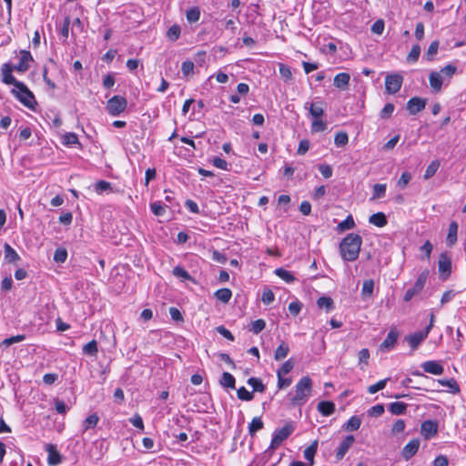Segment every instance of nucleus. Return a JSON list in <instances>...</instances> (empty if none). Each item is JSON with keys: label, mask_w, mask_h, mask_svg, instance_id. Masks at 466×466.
Returning a JSON list of instances; mask_svg holds the SVG:
<instances>
[{"label": "nucleus", "mask_w": 466, "mask_h": 466, "mask_svg": "<svg viewBox=\"0 0 466 466\" xmlns=\"http://www.w3.org/2000/svg\"><path fill=\"white\" fill-rule=\"evenodd\" d=\"M362 238L359 234L350 233L339 244V253L343 260L355 261L360 255Z\"/></svg>", "instance_id": "nucleus-1"}, {"label": "nucleus", "mask_w": 466, "mask_h": 466, "mask_svg": "<svg viewBox=\"0 0 466 466\" xmlns=\"http://www.w3.org/2000/svg\"><path fill=\"white\" fill-rule=\"evenodd\" d=\"M312 391V380L309 376L301 378L295 386V393L290 398L293 405H303Z\"/></svg>", "instance_id": "nucleus-2"}, {"label": "nucleus", "mask_w": 466, "mask_h": 466, "mask_svg": "<svg viewBox=\"0 0 466 466\" xmlns=\"http://www.w3.org/2000/svg\"><path fill=\"white\" fill-rule=\"evenodd\" d=\"M12 94L26 107L35 110L36 101L34 94L23 83H16V87L12 89Z\"/></svg>", "instance_id": "nucleus-3"}, {"label": "nucleus", "mask_w": 466, "mask_h": 466, "mask_svg": "<svg viewBox=\"0 0 466 466\" xmlns=\"http://www.w3.org/2000/svg\"><path fill=\"white\" fill-rule=\"evenodd\" d=\"M294 422L289 420L287 421L284 426L280 429L274 431L272 434V440L269 445V449L274 450L278 448L285 440H287L294 431Z\"/></svg>", "instance_id": "nucleus-4"}, {"label": "nucleus", "mask_w": 466, "mask_h": 466, "mask_svg": "<svg viewBox=\"0 0 466 466\" xmlns=\"http://www.w3.org/2000/svg\"><path fill=\"white\" fill-rule=\"evenodd\" d=\"M127 101L124 96H114L106 103V111L110 116H116L126 110Z\"/></svg>", "instance_id": "nucleus-5"}, {"label": "nucleus", "mask_w": 466, "mask_h": 466, "mask_svg": "<svg viewBox=\"0 0 466 466\" xmlns=\"http://www.w3.org/2000/svg\"><path fill=\"white\" fill-rule=\"evenodd\" d=\"M428 275H429V272L427 270L422 271L419 275L414 285L406 290L404 298H403L404 301L408 302V301L411 300L414 296L419 294L423 289L426 280L428 279Z\"/></svg>", "instance_id": "nucleus-6"}, {"label": "nucleus", "mask_w": 466, "mask_h": 466, "mask_svg": "<svg viewBox=\"0 0 466 466\" xmlns=\"http://www.w3.org/2000/svg\"><path fill=\"white\" fill-rule=\"evenodd\" d=\"M403 77L399 74L388 75L385 78V90L387 94L393 95L401 88Z\"/></svg>", "instance_id": "nucleus-7"}, {"label": "nucleus", "mask_w": 466, "mask_h": 466, "mask_svg": "<svg viewBox=\"0 0 466 466\" xmlns=\"http://www.w3.org/2000/svg\"><path fill=\"white\" fill-rule=\"evenodd\" d=\"M430 333V328H425L424 330L417 331L413 334H410L406 337V340L410 346L411 350H415L419 345L427 339Z\"/></svg>", "instance_id": "nucleus-8"}, {"label": "nucleus", "mask_w": 466, "mask_h": 466, "mask_svg": "<svg viewBox=\"0 0 466 466\" xmlns=\"http://www.w3.org/2000/svg\"><path fill=\"white\" fill-rule=\"evenodd\" d=\"M399 335V331L396 329H391L386 339L380 345V350L381 351H390L393 350L398 341Z\"/></svg>", "instance_id": "nucleus-9"}, {"label": "nucleus", "mask_w": 466, "mask_h": 466, "mask_svg": "<svg viewBox=\"0 0 466 466\" xmlns=\"http://www.w3.org/2000/svg\"><path fill=\"white\" fill-rule=\"evenodd\" d=\"M438 432V423L435 420H424L420 426V433L425 440H430Z\"/></svg>", "instance_id": "nucleus-10"}, {"label": "nucleus", "mask_w": 466, "mask_h": 466, "mask_svg": "<svg viewBox=\"0 0 466 466\" xmlns=\"http://www.w3.org/2000/svg\"><path fill=\"white\" fill-rule=\"evenodd\" d=\"M33 61V56L29 51H20L19 63L15 66L14 69L19 72H25L30 67L29 63Z\"/></svg>", "instance_id": "nucleus-11"}, {"label": "nucleus", "mask_w": 466, "mask_h": 466, "mask_svg": "<svg viewBox=\"0 0 466 466\" xmlns=\"http://www.w3.org/2000/svg\"><path fill=\"white\" fill-rule=\"evenodd\" d=\"M439 271L441 275L446 277L451 273V259L447 253H441L438 261Z\"/></svg>", "instance_id": "nucleus-12"}, {"label": "nucleus", "mask_w": 466, "mask_h": 466, "mask_svg": "<svg viewBox=\"0 0 466 466\" xmlns=\"http://www.w3.org/2000/svg\"><path fill=\"white\" fill-rule=\"evenodd\" d=\"M420 440L419 439H413L410 441H409L402 449L401 455L402 457L408 461L410 458H412L418 451L420 448Z\"/></svg>", "instance_id": "nucleus-13"}, {"label": "nucleus", "mask_w": 466, "mask_h": 466, "mask_svg": "<svg viewBox=\"0 0 466 466\" xmlns=\"http://www.w3.org/2000/svg\"><path fill=\"white\" fill-rule=\"evenodd\" d=\"M323 104L324 102L319 99L313 103L307 102L304 108L309 110V115L313 118H319L324 115Z\"/></svg>", "instance_id": "nucleus-14"}, {"label": "nucleus", "mask_w": 466, "mask_h": 466, "mask_svg": "<svg viewBox=\"0 0 466 466\" xmlns=\"http://www.w3.org/2000/svg\"><path fill=\"white\" fill-rule=\"evenodd\" d=\"M355 438L353 435H348L339 444L336 451V459L338 461L342 460L350 448L354 443Z\"/></svg>", "instance_id": "nucleus-15"}, {"label": "nucleus", "mask_w": 466, "mask_h": 466, "mask_svg": "<svg viewBox=\"0 0 466 466\" xmlns=\"http://www.w3.org/2000/svg\"><path fill=\"white\" fill-rule=\"evenodd\" d=\"M426 99L414 96L411 97L407 103V109L411 115H415L425 108Z\"/></svg>", "instance_id": "nucleus-16"}, {"label": "nucleus", "mask_w": 466, "mask_h": 466, "mask_svg": "<svg viewBox=\"0 0 466 466\" xmlns=\"http://www.w3.org/2000/svg\"><path fill=\"white\" fill-rule=\"evenodd\" d=\"M421 368L424 372L433 375H441L444 372L443 366L436 360L425 361L421 364Z\"/></svg>", "instance_id": "nucleus-17"}, {"label": "nucleus", "mask_w": 466, "mask_h": 466, "mask_svg": "<svg viewBox=\"0 0 466 466\" xmlns=\"http://www.w3.org/2000/svg\"><path fill=\"white\" fill-rule=\"evenodd\" d=\"M13 68L9 64H4L1 69L2 81L7 85H14L16 87V83H21L16 80L12 75Z\"/></svg>", "instance_id": "nucleus-18"}, {"label": "nucleus", "mask_w": 466, "mask_h": 466, "mask_svg": "<svg viewBox=\"0 0 466 466\" xmlns=\"http://www.w3.org/2000/svg\"><path fill=\"white\" fill-rule=\"evenodd\" d=\"M4 255L5 261L7 263H16L21 259L18 253L8 243L4 245Z\"/></svg>", "instance_id": "nucleus-19"}, {"label": "nucleus", "mask_w": 466, "mask_h": 466, "mask_svg": "<svg viewBox=\"0 0 466 466\" xmlns=\"http://www.w3.org/2000/svg\"><path fill=\"white\" fill-rule=\"evenodd\" d=\"M350 80V76L348 73L337 74L334 77V86L341 90L347 89Z\"/></svg>", "instance_id": "nucleus-20"}, {"label": "nucleus", "mask_w": 466, "mask_h": 466, "mask_svg": "<svg viewBox=\"0 0 466 466\" xmlns=\"http://www.w3.org/2000/svg\"><path fill=\"white\" fill-rule=\"evenodd\" d=\"M317 409L323 416H330L335 411V404L332 401L322 400L319 402Z\"/></svg>", "instance_id": "nucleus-21"}, {"label": "nucleus", "mask_w": 466, "mask_h": 466, "mask_svg": "<svg viewBox=\"0 0 466 466\" xmlns=\"http://www.w3.org/2000/svg\"><path fill=\"white\" fill-rule=\"evenodd\" d=\"M458 224L452 221L449 226V231L446 238L447 245L451 247L457 241Z\"/></svg>", "instance_id": "nucleus-22"}, {"label": "nucleus", "mask_w": 466, "mask_h": 466, "mask_svg": "<svg viewBox=\"0 0 466 466\" xmlns=\"http://www.w3.org/2000/svg\"><path fill=\"white\" fill-rule=\"evenodd\" d=\"M430 85L434 89V91L439 92L441 89L442 86V76L439 72H431L430 74Z\"/></svg>", "instance_id": "nucleus-23"}, {"label": "nucleus", "mask_w": 466, "mask_h": 466, "mask_svg": "<svg viewBox=\"0 0 466 466\" xmlns=\"http://www.w3.org/2000/svg\"><path fill=\"white\" fill-rule=\"evenodd\" d=\"M369 222L379 228L385 227L388 223L387 218L382 212H378L371 215L369 218Z\"/></svg>", "instance_id": "nucleus-24"}, {"label": "nucleus", "mask_w": 466, "mask_h": 466, "mask_svg": "<svg viewBox=\"0 0 466 466\" xmlns=\"http://www.w3.org/2000/svg\"><path fill=\"white\" fill-rule=\"evenodd\" d=\"M82 352L85 355L96 357L98 353V346L96 339H92L83 346Z\"/></svg>", "instance_id": "nucleus-25"}, {"label": "nucleus", "mask_w": 466, "mask_h": 466, "mask_svg": "<svg viewBox=\"0 0 466 466\" xmlns=\"http://www.w3.org/2000/svg\"><path fill=\"white\" fill-rule=\"evenodd\" d=\"M289 352V345L285 341H282L275 350L274 359L276 360H281L288 356Z\"/></svg>", "instance_id": "nucleus-26"}, {"label": "nucleus", "mask_w": 466, "mask_h": 466, "mask_svg": "<svg viewBox=\"0 0 466 466\" xmlns=\"http://www.w3.org/2000/svg\"><path fill=\"white\" fill-rule=\"evenodd\" d=\"M374 291V281L373 279H366L363 282L361 289V296L363 299H370L372 297Z\"/></svg>", "instance_id": "nucleus-27"}, {"label": "nucleus", "mask_w": 466, "mask_h": 466, "mask_svg": "<svg viewBox=\"0 0 466 466\" xmlns=\"http://www.w3.org/2000/svg\"><path fill=\"white\" fill-rule=\"evenodd\" d=\"M318 441H315L311 445L304 450L303 455L306 461H309L310 465L314 463V456L317 452Z\"/></svg>", "instance_id": "nucleus-28"}, {"label": "nucleus", "mask_w": 466, "mask_h": 466, "mask_svg": "<svg viewBox=\"0 0 466 466\" xmlns=\"http://www.w3.org/2000/svg\"><path fill=\"white\" fill-rule=\"evenodd\" d=\"M219 383L224 388L235 389L236 380H235V378H234V376L232 374H230L229 372L225 371V372L222 373V376H221V379L219 380Z\"/></svg>", "instance_id": "nucleus-29"}, {"label": "nucleus", "mask_w": 466, "mask_h": 466, "mask_svg": "<svg viewBox=\"0 0 466 466\" xmlns=\"http://www.w3.org/2000/svg\"><path fill=\"white\" fill-rule=\"evenodd\" d=\"M48 451V463L50 465H57L61 462V455L60 453L55 449L53 445H48L47 447Z\"/></svg>", "instance_id": "nucleus-30"}, {"label": "nucleus", "mask_w": 466, "mask_h": 466, "mask_svg": "<svg viewBox=\"0 0 466 466\" xmlns=\"http://www.w3.org/2000/svg\"><path fill=\"white\" fill-rule=\"evenodd\" d=\"M317 305L319 309H325L327 312L332 310L334 308V302L330 297H320L317 300Z\"/></svg>", "instance_id": "nucleus-31"}, {"label": "nucleus", "mask_w": 466, "mask_h": 466, "mask_svg": "<svg viewBox=\"0 0 466 466\" xmlns=\"http://www.w3.org/2000/svg\"><path fill=\"white\" fill-rule=\"evenodd\" d=\"M264 423L260 417H255L252 419L251 422L248 425V433L251 436H254L258 431L263 429Z\"/></svg>", "instance_id": "nucleus-32"}, {"label": "nucleus", "mask_w": 466, "mask_h": 466, "mask_svg": "<svg viewBox=\"0 0 466 466\" xmlns=\"http://www.w3.org/2000/svg\"><path fill=\"white\" fill-rule=\"evenodd\" d=\"M389 410L394 415H401L405 413L407 404L400 401L392 402L390 404Z\"/></svg>", "instance_id": "nucleus-33"}, {"label": "nucleus", "mask_w": 466, "mask_h": 466, "mask_svg": "<svg viewBox=\"0 0 466 466\" xmlns=\"http://www.w3.org/2000/svg\"><path fill=\"white\" fill-rule=\"evenodd\" d=\"M215 297L221 302L223 303H228L231 297H232V292L229 289H227V288H223V289H218L216 292H215Z\"/></svg>", "instance_id": "nucleus-34"}, {"label": "nucleus", "mask_w": 466, "mask_h": 466, "mask_svg": "<svg viewBox=\"0 0 466 466\" xmlns=\"http://www.w3.org/2000/svg\"><path fill=\"white\" fill-rule=\"evenodd\" d=\"M275 274L287 283H291L295 280L293 274L283 268H277Z\"/></svg>", "instance_id": "nucleus-35"}, {"label": "nucleus", "mask_w": 466, "mask_h": 466, "mask_svg": "<svg viewBox=\"0 0 466 466\" xmlns=\"http://www.w3.org/2000/svg\"><path fill=\"white\" fill-rule=\"evenodd\" d=\"M440 165L441 164H440L439 160L431 161L426 168V171L423 176L424 179H430L431 177H432L436 174L437 170L439 169Z\"/></svg>", "instance_id": "nucleus-36"}, {"label": "nucleus", "mask_w": 466, "mask_h": 466, "mask_svg": "<svg viewBox=\"0 0 466 466\" xmlns=\"http://www.w3.org/2000/svg\"><path fill=\"white\" fill-rule=\"evenodd\" d=\"M98 421L99 418L96 413L89 415L83 422L84 431L95 428Z\"/></svg>", "instance_id": "nucleus-37"}, {"label": "nucleus", "mask_w": 466, "mask_h": 466, "mask_svg": "<svg viewBox=\"0 0 466 466\" xmlns=\"http://www.w3.org/2000/svg\"><path fill=\"white\" fill-rule=\"evenodd\" d=\"M248 384L253 388L254 391L264 392L266 390L265 385L258 378L251 377L248 380Z\"/></svg>", "instance_id": "nucleus-38"}, {"label": "nucleus", "mask_w": 466, "mask_h": 466, "mask_svg": "<svg viewBox=\"0 0 466 466\" xmlns=\"http://www.w3.org/2000/svg\"><path fill=\"white\" fill-rule=\"evenodd\" d=\"M438 382L442 386L448 387L450 389L451 392H452V393H458L460 391V387L454 379H450V380L442 379V380H439Z\"/></svg>", "instance_id": "nucleus-39"}, {"label": "nucleus", "mask_w": 466, "mask_h": 466, "mask_svg": "<svg viewBox=\"0 0 466 466\" xmlns=\"http://www.w3.org/2000/svg\"><path fill=\"white\" fill-rule=\"evenodd\" d=\"M360 424H361L360 418L358 416H352L347 421V423L345 425V430L350 431H357L360 429Z\"/></svg>", "instance_id": "nucleus-40"}, {"label": "nucleus", "mask_w": 466, "mask_h": 466, "mask_svg": "<svg viewBox=\"0 0 466 466\" xmlns=\"http://www.w3.org/2000/svg\"><path fill=\"white\" fill-rule=\"evenodd\" d=\"M181 34V28L178 25H173L170 26L167 32V37L170 41H176L179 38Z\"/></svg>", "instance_id": "nucleus-41"}, {"label": "nucleus", "mask_w": 466, "mask_h": 466, "mask_svg": "<svg viewBox=\"0 0 466 466\" xmlns=\"http://www.w3.org/2000/svg\"><path fill=\"white\" fill-rule=\"evenodd\" d=\"M187 20L189 23L198 22L200 18V10L198 7H192L188 9L186 13Z\"/></svg>", "instance_id": "nucleus-42"}, {"label": "nucleus", "mask_w": 466, "mask_h": 466, "mask_svg": "<svg viewBox=\"0 0 466 466\" xmlns=\"http://www.w3.org/2000/svg\"><path fill=\"white\" fill-rule=\"evenodd\" d=\"M355 222L351 215L348 216L344 220L339 223L338 229L339 231H345L354 228Z\"/></svg>", "instance_id": "nucleus-43"}, {"label": "nucleus", "mask_w": 466, "mask_h": 466, "mask_svg": "<svg viewBox=\"0 0 466 466\" xmlns=\"http://www.w3.org/2000/svg\"><path fill=\"white\" fill-rule=\"evenodd\" d=\"M439 45H440V43L438 40H435L431 43V45L429 46L428 50L426 52V55H425L427 60H429V61L433 60L435 55L438 53Z\"/></svg>", "instance_id": "nucleus-44"}, {"label": "nucleus", "mask_w": 466, "mask_h": 466, "mask_svg": "<svg viewBox=\"0 0 466 466\" xmlns=\"http://www.w3.org/2000/svg\"><path fill=\"white\" fill-rule=\"evenodd\" d=\"M25 339V336L24 334H21V335H16V336H12L10 338H6L1 343H0V346L1 347H9L15 343H18V342H21L23 340Z\"/></svg>", "instance_id": "nucleus-45"}, {"label": "nucleus", "mask_w": 466, "mask_h": 466, "mask_svg": "<svg viewBox=\"0 0 466 466\" xmlns=\"http://www.w3.org/2000/svg\"><path fill=\"white\" fill-rule=\"evenodd\" d=\"M293 367H294V363L291 360H286L282 364V366L278 370L277 376L280 377V376H284V375L289 373L292 370Z\"/></svg>", "instance_id": "nucleus-46"}, {"label": "nucleus", "mask_w": 466, "mask_h": 466, "mask_svg": "<svg viewBox=\"0 0 466 466\" xmlns=\"http://www.w3.org/2000/svg\"><path fill=\"white\" fill-rule=\"evenodd\" d=\"M173 275L177 278H180L183 280H191L190 274L182 267L177 266L173 268Z\"/></svg>", "instance_id": "nucleus-47"}, {"label": "nucleus", "mask_w": 466, "mask_h": 466, "mask_svg": "<svg viewBox=\"0 0 466 466\" xmlns=\"http://www.w3.org/2000/svg\"><path fill=\"white\" fill-rule=\"evenodd\" d=\"M349 142V136L346 132H338L334 138V143L337 147H344Z\"/></svg>", "instance_id": "nucleus-48"}, {"label": "nucleus", "mask_w": 466, "mask_h": 466, "mask_svg": "<svg viewBox=\"0 0 466 466\" xmlns=\"http://www.w3.org/2000/svg\"><path fill=\"white\" fill-rule=\"evenodd\" d=\"M390 380V378H386L384 380H379L377 383L369 386L368 392L370 394H374L378 392L379 390H383L386 387V384Z\"/></svg>", "instance_id": "nucleus-49"}, {"label": "nucleus", "mask_w": 466, "mask_h": 466, "mask_svg": "<svg viewBox=\"0 0 466 466\" xmlns=\"http://www.w3.org/2000/svg\"><path fill=\"white\" fill-rule=\"evenodd\" d=\"M150 209L155 216L161 217L165 213L166 207L160 201H155L150 204Z\"/></svg>", "instance_id": "nucleus-50"}, {"label": "nucleus", "mask_w": 466, "mask_h": 466, "mask_svg": "<svg viewBox=\"0 0 466 466\" xmlns=\"http://www.w3.org/2000/svg\"><path fill=\"white\" fill-rule=\"evenodd\" d=\"M327 128V123L319 118H314L311 123L312 132H321Z\"/></svg>", "instance_id": "nucleus-51"}, {"label": "nucleus", "mask_w": 466, "mask_h": 466, "mask_svg": "<svg viewBox=\"0 0 466 466\" xmlns=\"http://www.w3.org/2000/svg\"><path fill=\"white\" fill-rule=\"evenodd\" d=\"M238 398L241 400L250 401L254 395L253 392L248 391L245 387H240L237 391Z\"/></svg>", "instance_id": "nucleus-52"}, {"label": "nucleus", "mask_w": 466, "mask_h": 466, "mask_svg": "<svg viewBox=\"0 0 466 466\" xmlns=\"http://www.w3.org/2000/svg\"><path fill=\"white\" fill-rule=\"evenodd\" d=\"M67 258V251L66 248H58L54 254V260L58 263H64Z\"/></svg>", "instance_id": "nucleus-53"}, {"label": "nucleus", "mask_w": 466, "mask_h": 466, "mask_svg": "<svg viewBox=\"0 0 466 466\" xmlns=\"http://www.w3.org/2000/svg\"><path fill=\"white\" fill-rule=\"evenodd\" d=\"M420 55V46L419 45H414L409 55L407 56V61L408 62H416Z\"/></svg>", "instance_id": "nucleus-54"}, {"label": "nucleus", "mask_w": 466, "mask_h": 466, "mask_svg": "<svg viewBox=\"0 0 466 466\" xmlns=\"http://www.w3.org/2000/svg\"><path fill=\"white\" fill-rule=\"evenodd\" d=\"M78 143H79L78 137H77L76 134H75V133L68 132V133H66L63 137V144L66 146H72V145L78 144Z\"/></svg>", "instance_id": "nucleus-55"}, {"label": "nucleus", "mask_w": 466, "mask_h": 466, "mask_svg": "<svg viewBox=\"0 0 466 466\" xmlns=\"http://www.w3.org/2000/svg\"><path fill=\"white\" fill-rule=\"evenodd\" d=\"M265 327H266L265 320L262 319H258L251 323L250 330L254 334H258L265 329Z\"/></svg>", "instance_id": "nucleus-56"}, {"label": "nucleus", "mask_w": 466, "mask_h": 466, "mask_svg": "<svg viewBox=\"0 0 466 466\" xmlns=\"http://www.w3.org/2000/svg\"><path fill=\"white\" fill-rule=\"evenodd\" d=\"M275 299V295L273 291L270 289H264L261 296V300L264 304L269 305L271 304Z\"/></svg>", "instance_id": "nucleus-57"}, {"label": "nucleus", "mask_w": 466, "mask_h": 466, "mask_svg": "<svg viewBox=\"0 0 466 466\" xmlns=\"http://www.w3.org/2000/svg\"><path fill=\"white\" fill-rule=\"evenodd\" d=\"M386 185L385 184H375L373 186V198H381L385 196Z\"/></svg>", "instance_id": "nucleus-58"}, {"label": "nucleus", "mask_w": 466, "mask_h": 466, "mask_svg": "<svg viewBox=\"0 0 466 466\" xmlns=\"http://www.w3.org/2000/svg\"><path fill=\"white\" fill-rule=\"evenodd\" d=\"M279 74L285 81H289L292 78V73L289 66L279 64Z\"/></svg>", "instance_id": "nucleus-59"}, {"label": "nucleus", "mask_w": 466, "mask_h": 466, "mask_svg": "<svg viewBox=\"0 0 466 466\" xmlns=\"http://www.w3.org/2000/svg\"><path fill=\"white\" fill-rule=\"evenodd\" d=\"M384 410L383 404H377L369 409L368 414L371 417H380L384 413Z\"/></svg>", "instance_id": "nucleus-60"}, {"label": "nucleus", "mask_w": 466, "mask_h": 466, "mask_svg": "<svg viewBox=\"0 0 466 466\" xmlns=\"http://www.w3.org/2000/svg\"><path fill=\"white\" fill-rule=\"evenodd\" d=\"M111 188V184L105 180H99L95 185V190L97 194H102L104 191H106Z\"/></svg>", "instance_id": "nucleus-61"}, {"label": "nucleus", "mask_w": 466, "mask_h": 466, "mask_svg": "<svg viewBox=\"0 0 466 466\" xmlns=\"http://www.w3.org/2000/svg\"><path fill=\"white\" fill-rule=\"evenodd\" d=\"M394 108H395V106L393 104L387 103L380 111V117L381 118H389L392 115Z\"/></svg>", "instance_id": "nucleus-62"}, {"label": "nucleus", "mask_w": 466, "mask_h": 466, "mask_svg": "<svg viewBox=\"0 0 466 466\" xmlns=\"http://www.w3.org/2000/svg\"><path fill=\"white\" fill-rule=\"evenodd\" d=\"M55 408L59 414H66L69 410V407L65 403V401L59 399L55 400Z\"/></svg>", "instance_id": "nucleus-63"}, {"label": "nucleus", "mask_w": 466, "mask_h": 466, "mask_svg": "<svg viewBox=\"0 0 466 466\" xmlns=\"http://www.w3.org/2000/svg\"><path fill=\"white\" fill-rule=\"evenodd\" d=\"M411 180V174L410 172H403L398 180V186L404 188Z\"/></svg>", "instance_id": "nucleus-64"}]
</instances>
